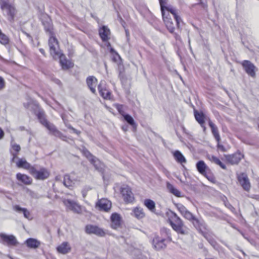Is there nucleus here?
<instances>
[{
  "mask_svg": "<svg viewBox=\"0 0 259 259\" xmlns=\"http://www.w3.org/2000/svg\"><path fill=\"white\" fill-rule=\"evenodd\" d=\"M166 215L167 217V222L178 234L187 235L189 234V229L176 213L169 210L166 212Z\"/></svg>",
  "mask_w": 259,
  "mask_h": 259,
  "instance_id": "obj_1",
  "label": "nucleus"
},
{
  "mask_svg": "<svg viewBox=\"0 0 259 259\" xmlns=\"http://www.w3.org/2000/svg\"><path fill=\"white\" fill-rule=\"evenodd\" d=\"M30 174L36 180H44L50 176L49 171L45 167H37L33 166L30 170Z\"/></svg>",
  "mask_w": 259,
  "mask_h": 259,
  "instance_id": "obj_2",
  "label": "nucleus"
},
{
  "mask_svg": "<svg viewBox=\"0 0 259 259\" xmlns=\"http://www.w3.org/2000/svg\"><path fill=\"white\" fill-rule=\"evenodd\" d=\"M161 13L162 15L163 20L165 26L170 33H173L175 31V27L171 19L166 15V13L164 11V4H166V0H159Z\"/></svg>",
  "mask_w": 259,
  "mask_h": 259,
  "instance_id": "obj_3",
  "label": "nucleus"
},
{
  "mask_svg": "<svg viewBox=\"0 0 259 259\" xmlns=\"http://www.w3.org/2000/svg\"><path fill=\"white\" fill-rule=\"evenodd\" d=\"M63 203L67 209L72 211L75 213L81 214L84 210V208L83 206L74 200L65 199L63 200Z\"/></svg>",
  "mask_w": 259,
  "mask_h": 259,
  "instance_id": "obj_4",
  "label": "nucleus"
},
{
  "mask_svg": "<svg viewBox=\"0 0 259 259\" xmlns=\"http://www.w3.org/2000/svg\"><path fill=\"white\" fill-rule=\"evenodd\" d=\"M1 8L2 10H6L8 16V20L12 22L14 20L16 13L14 6L10 4L8 0H0Z\"/></svg>",
  "mask_w": 259,
  "mask_h": 259,
  "instance_id": "obj_5",
  "label": "nucleus"
},
{
  "mask_svg": "<svg viewBox=\"0 0 259 259\" xmlns=\"http://www.w3.org/2000/svg\"><path fill=\"white\" fill-rule=\"evenodd\" d=\"M197 231L203 235V236L208 241L213 247L217 248L218 247L219 245L218 243L210 233L209 230L206 223H205L202 227H201Z\"/></svg>",
  "mask_w": 259,
  "mask_h": 259,
  "instance_id": "obj_6",
  "label": "nucleus"
},
{
  "mask_svg": "<svg viewBox=\"0 0 259 259\" xmlns=\"http://www.w3.org/2000/svg\"><path fill=\"white\" fill-rule=\"evenodd\" d=\"M183 217L185 219L190 221L197 230H198L201 227H202L205 223L203 220L198 219L189 210H188L187 212L183 215Z\"/></svg>",
  "mask_w": 259,
  "mask_h": 259,
  "instance_id": "obj_7",
  "label": "nucleus"
},
{
  "mask_svg": "<svg viewBox=\"0 0 259 259\" xmlns=\"http://www.w3.org/2000/svg\"><path fill=\"white\" fill-rule=\"evenodd\" d=\"M0 242L8 246H16L19 244L15 236L3 233H0Z\"/></svg>",
  "mask_w": 259,
  "mask_h": 259,
  "instance_id": "obj_8",
  "label": "nucleus"
},
{
  "mask_svg": "<svg viewBox=\"0 0 259 259\" xmlns=\"http://www.w3.org/2000/svg\"><path fill=\"white\" fill-rule=\"evenodd\" d=\"M48 44L50 53L52 57L56 56V55H58L59 53L61 52L59 49V42L55 34L49 35Z\"/></svg>",
  "mask_w": 259,
  "mask_h": 259,
  "instance_id": "obj_9",
  "label": "nucleus"
},
{
  "mask_svg": "<svg viewBox=\"0 0 259 259\" xmlns=\"http://www.w3.org/2000/svg\"><path fill=\"white\" fill-rule=\"evenodd\" d=\"M41 20L46 32L49 35H54L53 24L51 18L47 14H42L41 16Z\"/></svg>",
  "mask_w": 259,
  "mask_h": 259,
  "instance_id": "obj_10",
  "label": "nucleus"
},
{
  "mask_svg": "<svg viewBox=\"0 0 259 259\" xmlns=\"http://www.w3.org/2000/svg\"><path fill=\"white\" fill-rule=\"evenodd\" d=\"M120 193L125 203H132L135 200L131 188L127 185L123 186L120 188Z\"/></svg>",
  "mask_w": 259,
  "mask_h": 259,
  "instance_id": "obj_11",
  "label": "nucleus"
},
{
  "mask_svg": "<svg viewBox=\"0 0 259 259\" xmlns=\"http://www.w3.org/2000/svg\"><path fill=\"white\" fill-rule=\"evenodd\" d=\"M241 65L249 76L253 78L255 77L257 68L252 63L248 60H244L242 62Z\"/></svg>",
  "mask_w": 259,
  "mask_h": 259,
  "instance_id": "obj_12",
  "label": "nucleus"
},
{
  "mask_svg": "<svg viewBox=\"0 0 259 259\" xmlns=\"http://www.w3.org/2000/svg\"><path fill=\"white\" fill-rule=\"evenodd\" d=\"M237 179L243 190L249 191L251 185L247 174L245 172H241L237 175Z\"/></svg>",
  "mask_w": 259,
  "mask_h": 259,
  "instance_id": "obj_13",
  "label": "nucleus"
},
{
  "mask_svg": "<svg viewBox=\"0 0 259 259\" xmlns=\"http://www.w3.org/2000/svg\"><path fill=\"white\" fill-rule=\"evenodd\" d=\"M85 232L88 234H93L100 237L105 235V232L102 229L93 225H87L85 227Z\"/></svg>",
  "mask_w": 259,
  "mask_h": 259,
  "instance_id": "obj_14",
  "label": "nucleus"
},
{
  "mask_svg": "<svg viewBox=\"0 0 259 259\" xmlns=\"http://www.w3.org/2000/svg\"><path fill=\"white\" fill-rule=\"evenodd\" d=\"M54 60L59 59L60 64L63 69L66 70L72 66L71 63L68 61L65 55L60 52L56 56L53 57Z\"/></svg>",
  "mask_w": 259,
  "mask_h": 259,
  "instance_id": "obj_15",
  "label": "nucleus"
},
{
  "mask_svg": "<svg viewBox=\"0 0 259 259\" xmlns=\"http://www.w3.org/2000/svg\"><path fill=\"white\" fill-rule=\"evenodd\" d=\"M226 161L231 164H238L242 158H243V155L240 152L235 153L231 155H225Z\"/></svg>",
  "mask_w": 259,
  "mask_h": 259,
  "instance_id": "obj_16",
  "label": "nucleus"
},
{
  "mask_svg": "<svg viewBox=\"0 0 259 259\" xmlns=\"http://www.w3.org/2000/svg\"><path fill=\"white\" fill-rule=\"evenodd\" d=\"M164 11L166 13V15L169 17V13H170L174 16L178 27H179L180 22L182 21L180 17L178 15V10L171 6L168 7H165L164 6Z\"/></svg>",
  "mask_w": 259,
  "mask_h": 259,
  "instance_id": "obj_17",
  "label": "nucleus"
},
{
  "mask_svg": "<svg viewBox=\"0 0 259 259\" xmlns=\"http://www.w3.org/2000/svg\"><path fill=\"white\" fill-rule=\"evenodd\" d=\"M166 241L165 239H163L158 236H156L153 239L152 244L155 249L159 250L166 247Z\"/></svg>",
  "mask_w": 259,
  "mask_h": 259,
  "instance_id": "obj_18",
  "label": "nucleus"
},
{
  "mask_svg": "<svg viewBox=\"0 0 259 259\" xmlns=\"http://www.w3.org/2000/svg\"><path fill=\"white\" fill-rule=\"evenodd\" d=\"M96 206L100 210L108 211L111 207V202L106 199H101L96 203Z\"/></svg>",
  "mask_w": 259,
  "mask_h": 259,
  "instance_id": "obj_19",
  "label": "nucleus"
},
{
  "mask_svg": "<svg viewBox=\"0 0 259 259\" xmlns=\"http://www.w3.org/2000/svg\"><path fill=\"white\" fill-rule=\"evenodd\" d=\"M111 227L113 229H116L120 227L121 223V218L119 214L117 213H113L111 214Z\"/></svg>",
  "mask_w": 259,
  "mask_h": 259,
  "instance_id": "obj_20",
  "label": "nucleus"
},
{
  "mask_svg": "<svg viewBox=\"0 0 259 259\" xmlns=\"http://www.w3.org/2000/svg\"><path fill=\"white\" fill-rule=\"evenodd\" d=\"M194 114L196 120L199 123L201 127L203 128V131H205L206 130V127L205 125V115L203 112H199L195 110L194 111Z\"/></svg>",
  "mask_w": 259,
  "mask_h": 259,
  "instance_id": "obj_21",
  "label": "nucleus"
},
{
  "mask_svg": "<svg viewBox=\"0 0 259 259\" xmlns=\"http://www.w3.org/2000/svg\"><path fill=\"white\" fill-rule=\"evenodd\" d=\"M56 249L58 253L66 254L70 252L71 247L68 242L64 241L58 245Z\"/></svg>",
  "mask_w": 259,
  "mask_h": 259,
  "instance_id": "obj_22",
  "label": "nucleus"
},
{
  "mask_svg": "<svg viewBox=\"0 0 259 259\" xmlns=\"http://www.w3.org/2000/svg\"><path fill=\"white\" fill-rule=\"evenodd\" d=\"M48 130L53 136L59 138L62 141H67V137L59 131L54 124H53L51 127H50Z\"/></svg>",
  "mask_w": 259,
  "mask_h": 259,
  "instance_id": "obj_23",
  "label": "nucleus"
},
{
  "mask_svg": "<svg viewBox=\"0 0 259 259\" xmlns=\"http://www.w3.org/2000/svg\"><path fill=\"white\" fill-rule=\"evenodd\" d=\"M100 96L105 99H109L110 98L111 93L105 88L103 83L101 81L98 86Z\"/></svg>",
  "mask_w": 259,
  "mask_h": 259,
  "instance_id": "obj_24",
  "label": "nucleus"
},
{
  "mask_svg": "<svg viewBox=\"0 0 259 259\" xmlns=\"http://www.w3.org/2000/svg\"><path fill=\"white\" fill-rule=\"evenodd\" d=\"M87 84L90 91L93 94L96 93V87L97 83V79L94 76H90L87 78Z\"/></svg>",
  "mask_w": 259,
  "mask_h": 259,
  "instance_id": "obj_25",
  "label": "nucleus"
},
{
  "mask_svg": "<svg viewBox=\"0 0 259 259\" xmlns=\"http://www.w3.org/2000/svg\"><path fill=\"white\" fill-rule=\"evenodd\" d=\"M37 116L39 122L48 130L53 124L47 120L44 111H39Z\"/></svg>",
  "mask_w": 259,
  "mask_h": 259,
  "instance_id": "obj_26",
  "label": "nucleus"
},
{
  "mask_svg": "<svg viewBox=\"0 0 259 259\" xmlns=\"http://www.w3.org/2000/svg\"><path fill=\"white\" fill-rule=\"evenodd\" d=\"M110 31L109 29L106 26H102L99 29V35L103 41H107L109 39Z\"/></svg>",
  "mask_w": 259,
  "mask_h": 259,
  "instance_id": "obj_27",
  "label": "nucleus"
},
{
  "mask_svg": "<svg viewBox=\"0 0 259 259\" xmlns=\"http://www.w3.org/2000/svg\"><path fill=\"white\" fill-rule=\"evenodd\" d=\"M208 125L211 128V131L212 135L217 142L221 141V137L219 134V132L217 126L213 123L210 119L208 120Z\"/></svg>",
  "mask_w": 259,
  "mask_h": 259,
  "instance_id": "obj_28",
  "label": "nucleus"
},
{
  "mask_svg": "<svg viewBox=\"0 0 259 259\" xmlns=\"http://www.w3.org/2000/svg\"><path fill=\"white\" fill-rule=\"evenodd\" d=\"M118 77L123 85H125L127 81V78L125 75V70L122 64L119 63L118 65Z\"/></svg>",
  "mask_w": 259,
  "mask_h": 259,
  "instance_id": "obj_29",
  "label": "nucleus"
},
{
  "mask_svg": "<svg viewBox=\"0 0 259 259\" xmlns=\"http://www.w3.org/2000/svg\"><path fill=\"white\" fill-rule=\"evenodd\" d=\"M25 243L26 244V246L30 248L35 249L38 248L40 245V242L38 240L36 239L29 238L27 239L25 241Z\"/></svg>",
  "mask_w": 259,
  "mask_h": 259,
  "instance_id": "obj_30",
  "label": "nucleus"
},
{
  "mask_svg": "<svg viewBox=\"0 0 259 259\" xmlns=\"http://www.w3.org/2000/svg\"><path fill=\"white\" fill-rule=\"evenodd\" d=\"M16 178L25 185H30L32 183V179L26 175L18 173L16 175Z\"/></svg>",
  "mask_w": 259,
  "mask_h": 259,
  "instance_id": "obj_31",
  "label": "nucleus"
},
{
  "mask_svg": "<svg viewBox=\"0 0 259 259\" xmlns=\"http://www.w3.org/2000/svg\"><path fill=\"white\" fill-rule=\"evenodd\" d=\"M160 234L162 238L165 239L166 242H170L172 240L171 237V231L169 229L163 227L160 229Z\"/></svg>",
  "mask_w": 259,
  "mask_h": 259,
  "instance_id": "obj_32",
  "label": "nucleus"
},
{
  "mask_svg": "<svg viewBox=\"0 0 259 259\" xmlns=\"http://www.w3.org/2000/svg\"><path fill=\"white\" fill-rule=\"evenodd\" d=\"M196 168L200 174L203 175L209 168L203 160L198 161L196 165Z\"/></svg>",
  "mask_w": 259,
  "mask_h": 259,
  "instance_id": "obj_33",
  "label": "nucleus"
},
{
  "mask_svg": "<svg viewBox=\"0 0 259 259\" xmlns=\"http://www.w3.org/2000/svg\"><path fill=\"white\" fill-rule=\"evenodd\" d=\"M175 159L178 163L183 164L186 162V159L183 155L179 150H176L173 153Z\"/></svg>",
  "mask_w": 259,
  "mask_h": 259,
  "instance_id": "obj_34",
  "label": "nucleus"
},
{
  "mask_svg": "<svg viewBox=\"0 0 259 259\" xmlns=\"http://www.w3.org/2000/svg\"><path fill=\"white\" fill-rule=\"evenodd\" d=\"M132 214L138 219H141L145 217L143 209L138 207L133 209Z\"/></svg>",
  "mask_w": 259,
  "mask_h": 259,
  "instance_id": "obj_35",
  "label": "nucleus"
},
{
  "mask_svg": "<svg viewBox=\"0 0 259 259\" xmlns=\"http://www.w3.org/2000/svg\"><path fill=\"white\" fill-rule=\"evenodd\" d=\"M16 165L18 167H22L28 169L29 172L31 168L33 167V166H31L30 164L27 162L24 159H19L17 162Z\"/></svg>",
  "mask_w": 259,
  "mask_h": 259,
  "instance_id": "obj_36",
  "label": "nucleus"
},
{
  "mask_svg": "<svg viewBox=\"0 0 259 259\" xmlns=\"http://www.w3.org/2000/svg\"><path fill=\"white\" fill-rule=\"evenodd\" d=\"M166 188L170 193H172L173 195H174L176 197H181V192L178 189L176 188L170 183H169L168 182H167L166 183Z\"/></svg>",
  "mask_w": 259,
  "mask_h": 259,
  "instance_id": "obj_37",
  "label": "nucleus"
},
{
  "mask_svg": "<svg viewBox=\"0 0 259 259\" xmlns=\"http://www.w3.org/2000/svg\"><path fill=\"white\" fill-rule=\"evenodd\" d=\"M13 209L16 211L23 213L24 217L26 219H29L30 215L29 211L25 208H22L18 205H16L13 206Z\"/></svg>",
  "mask_w": 259,
  "mask_h": 259,
  "instance_id": "obj_38",
  "label": "nucleus"
},
{
  "mask_svg": "<svg viewBox=\"0 0 259 259\" xmlns=\"http://www.w3.org/2000/svg\"><path fill=\"white\" fill-rule=\"evenodd\" d=\"M61 117L62 120H63V122L66 127H67L68 128L71 130L74 133H75L77 135L80 134V131H78L77 130L75 129L68 123V121L67 119V116L65 113H62L61 114Z\"/></svg>",
  "mask_w": 259,
  "mask_h": 259,
  "instance_id": "obj_39",
  "label": "nucleus"
},
{
  "mask_svg": "<svg viewBox=\"0 0 259 259\" xmlns=\"http://www.w3.org/2000/svg\"><path fill=\"white\" fill-rule=\"evenodd\" d=\"M144 205L151 211H154L155 210V202L149 199H146L144 200Z\"/></svg>",
  "mask_w": 259,
  "mask_h": 259,
  "instance_id": "obj_40",
  "label": "nucleus"
},
{
  "mask_svg": "<svg viewBox=\"0 0 259 259\" xmlns=\"http://www.w3.org/2000/svg\"><path fill=\"white\" fill-rule=\"evenodd\" d=\"M123 116L125 120L129 124H130L131 126H132V127L134 129H136L137 128V125L136 123L135 122V121H134L133 118L131 115L126 114L123 115Z\"/></svg>",
  "mask_w": 259,
  "mask_h": 259,
  "instance_id": "obj_41",
  "label": "nucleus"
},
{
  "mask_svg": "<svg viewBox=\"0 0 259 259\" xmlns=\"http://www.w3.org/2000/svg\"><path fill=\"white\" fill-rule=\"evenodd\" d=\"M209 159L211 161L213 162L215 164L219 165L222 168L224 169H226L227 167L225 164L222 163L220 161V160L216 156L211 155L210 157H209Z\"/></svg>",
  "mask_w": 259,
  "mask_h": 259,
  "instance_id": "obj_42",
  "label": "nucleus"
},
{
  "mask_svg": "<svg viewBox=\"0 0 259 259\" xmlns=\"http://www.w3.org/2000/svg\"><path fill=\"white\" fill-rule=\"evenodd\" d=\"M90 162L94 165L96 169L100 170L102 169L101 162L95 156L94 158L92 159Z\"/></svg>",
  "mask_w": 259,
  "mask_h": 259,
  "instance_id": "obj_43",
  "label": "nucleus"
},
{
  "mask_svg": "<svg viewBox=\"0 0 259 259\" xmlns=\"http://www.w3.org/2000/svg\"><path fill=\"white\" fill-rule=\"evenodd\" d=\"M63 184L65 186L68 188H70L73 187V183L70 179V177L68 175H65L64 177Z\"/></svg>",
  "mask_w": 259,
  "mask_h": 259,
  "instance_id": "obj_44",
  "label": "nucleus"
},
{
  "mask_svg": "<svg viewBox=\"0 0 259 259\" xmlns=\"http://www.w3.org/2000/svg\"><path fill=\"white\" fill-rule=\"evenodd\" d=\"M224 202L225 206L229 209L237 217L241 215L240 213H238L236 210L235 208L230 203V202L227 199Z\"/></svg>",
  "mask_w": 259,
  "mask_h": 259,
  "instance_id": "obj_45",
  "label": "nucleus"
},
{
  "mask_svg": "<svg viewBox=\"0 0 259 259\" xmlns=\"http://www.w3.org/2000/svg\"><path fill=\"white\" fill-rule=\"evenodd\" d=\"M202 175L204 176L206 178H207L208 180L211 182L214 183L215 181V177L213 174L211 172L210 169L207 170V171H206Z\"/></svg>",
  "mask_w": 259,
  "mask_h": 259,
  "instance_id": "obj_46",
  "label": "nucleus"
},
{
  "mask_svg": "<svg viewBox=\"0 0 259 259\" xmlns=\"http://www.w3.org/2000/svg\"><path fill=\"white\" fill-rule=\"evenodd\" d=\"M0 43L4 45H8L9 43L8 36L3 33L0 30Z\"/></svg>",
  "mask_w": 259,
  "mask_h": 259,
  "instance_id": "obj_47",
  "label": "nucleus"
},
{
  "mask_svg": "<svg viewBox=\"0 0 259 259\" xmlns=\"http://www.w3.org/2000/svg\"><path fill=\"white\" fill-rule=\"evenodd\" d=\"M175 205L182 216L188 210L185 206L181 203H175Z\"/></svg>",
  "mask_w": 259,
  "mask_h": 259,
  "instance_id": "obj_48",
  "label": "nucleus"
},
{
  "mask_svg": "<svg viewBox=\"0 0 259 259\" xmlns=\"http://www.w3.org/2000/svg\"><path fill=\"white\" fill-rule=\"evenodd\" d=\"M110 52L112 55V60L114 62H117L118 59H121L119 54L113 48H111L110 49Z\"/></svg>",
  "mask_w": 259,
  "mask_h": 259,
  "instance_id": "obj_49",
  "label": "nucleus"
},
{
  "mask_svg": "<svg viewBox=\"0 0 259 259\" xmlns=\"http://www.w3.org/2000/svg\"><path fill=\"white\" fill-rule=\"evenodd\" d=\"M83 154L86 157V158L90 161L92 159L94 158V156L88 150L84 149L82 150Z\"/></svg>",
  "mask_w": 259,
  "mask_h": 259,
  "instance_id": "obj_50",
  "label": "nucleus"
},
{
  "mask_svg": "<svg viewBox=\"0 0 259 259\" xmlns=\"http://www.w3.org/2000/svg\"><path fill=\"white\" fill-rule=\"evenodd\" d=\"M11 147L12 149V151L14 152L19 153V152L21 150V147L19 145L16 143H11Z\"/></svg>",
  "mask_w": 259,
  "mask_h": 259,
  "instance_id": "obj_51",
  "label": "nucleus"
},
{
  "mask_svg": "<svg viewBox=\"0 0 259 259\" xmlns=\"http://www.w3.org/2000/svg\"><path fill=\"white\" fill-rule=\"evenodd\" d=\"M92 188L90 186H85L81 191L82 197L85 198L88 194V192Z\"/></svg>",
  "mask_w": 259,
  "mask_h": 259,
  "instance_id": "obj_52",
  "label": "nucleus"
},
{
  "mask_svg": "<svg viewBox=\"0 0 259 259\" xmlns=\"http://www.w3.org/2000/svg\"><path fill=\"white\" fill-rule=\"evenodd\" d=\"M6 88V81L4 78L0 76V91H3Z\"/></svg>",
  "mask_w": 259,
  "mask_h": 259,
  "instance_id": "obj_53",
  "label": "nucleus"
},
{
  "mask_svg": "<svg viewBox=\"0 0 259 259\" xmlns=\"http://www.w3.org/2000/svg\"><path fill=\"white\" fill-rule=\"evenodd\" d=\"M171 33L173 34V36H174V38H175V39L177 41V43L182 42L181 38L178 33L175 32V31H174L173 33Z\"/></svg>",
  "mask_w": 259,
  "mask_h": 259,
  "instance_id": "obj_54",
  "label": "nucleus"
},
{
  "mask_svg": "<svg viewBox=\"0 0 259 259\" xmlns=\"http://www.w3.org/2000/svg\"><path fill=\"white\" fill-rule=\"evenodd\" d=\"M116 108L120 114H121L122 116H123V115H124L123 114L124 113L123 107L122 105L117 104L116 105Z\"/></svg>",
  "mask_w": 259,
  "mask_h": 259,
  "instance_id": "obj_55",
  "label": "nucleus"
},
{
  "mask_svg": "<svg viewBox=\"0 0 259 259\" xmlns=\"http://www.w3.org/2000/svg\"><path fill=\"white\" fill-rule=\"evenodd\" d=\"M217 148L219 150L222 152H225L226 151L225 147L224 146L220 144V142H217Z\"/></svg>",
  "mask_w": 259,
  "mask_h": 259,
  "instance_id": "obj_56",
  "label": "nucleus"
},
{
  "mask_svg": "<svg viewBox=\"0 0 259 259\" xmlns=\"http://www.w3.org/2000/svg\"><path fill=\"white\" fill-rule=\"evenodd\" d=\"M201 6V7L203 8H206L207 7V5L205 2H203L202 0H199V2L198 4Z\"/></svg>",
  "mask_w": 259,
  "mask_h": 259,
  "instance_id": "obj_57",
  "label": "nucleus"
},
{
  "mask_svg": "<svg viewBox=\"0 0 259 259\" xmlns=\"http://www.w3.org/2000/svg\"><path fill=\"white\" fill-rule=\"evenodd\" d=\"M10 152H11V155L13 156L12 157V161H14L15 159L17 158V155H18V153L14 152H13L12 151H10Z\"/></svg>",
  "mask_w": 259,
  "mask_h": 259,
  "instance_id": "obj_58",
  "label": "nucleus"
},
{
  "mask_svg": "<svg viewBox=\"0 0 259 259\" xmlns=\"http://www.w3.org/2000/svg\"><path fill=\"white\" fill-rule=\"evenodd\" d=\"M4 135H5L4 132L1 128H0V140H2V139H3Z\"/></svg>",
  "mask_w": 259,
  "mask_h": 259,
  "instance_id": "obj_59",
  "label": "nucleus"
},
{
  "mask_svg": "<svg viewBox=\"0 0 259 259\" xmlns=\"http://www.w3.org/2000/svg\"><path fill=\"white\" fill-rule=\"evenodd\" d=\"M39 51L45 57L46 56V54L45 51V50L43 49L40 48L39 49Z\"/></svg>",
  "mask_w": 259,
  "mask_h": 259,
  "instance_id": "obj_60",
  "label": "nucleus"
},
{
  "mask_svg": "<svg viewBox=\"0 0 259 259\" xmlns=\"http://www.w3.org/2000/svg\"><path fill=\"white\" fill-rule=\"evenodd\" d=\"M30 104L29 102H28L27 103H24V106L25 107V108H28L29 105Z\"/></svg>",
  "mask_w": 259,
  "mask_h": 259,
  "instance_id": "obj_61",
  "label": "nucleus"
},
{
  "mask_svg": "<svg viewBox=\"0 0 259 259\" xmlns=\"http://www.w3.org/2000/svg\"><path fill=\"white\" fill-rule=\"evenodd\" d=\"M55 82L58 84H60L61 83L60 80H59L58 79H56L55 80Z\"/></svg>",
  "mask_w": 259,
  "mask_h": 259,
  "instance_id": "obj_62",
  "label": "nucleus"
},
{
  "mask_svg": "<svg viewBox=\"0 0 259 259\" xmlns=\"http://www.w3.org/2000/svg\"><path fill=\"white\" fill-rule=\"evenodd\" d=\"M122 129L124 131H126L127 129V125H125V126H122Z\"/></svg>",
  "mask_w": 259,
  "mask_h": 259,
  "instance_id": "obj_63",
  "label": "nucleus"
},
{
  "mask_svg": "<svg viewBox=\"0 0 259 259\" xmlns=\"http://www.w3.org/2000/svg\"><path fill=\"white\" fill-rule=\"evenodd\" d=\"M0 60L4 62L5 61V60L1 56H0Z\"/></svg>",
  "mask_w": 259,
  "mask_h": 259,
  "instance_id": "obj_64",
  "label": "nucleus"
}]
</instances>
